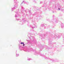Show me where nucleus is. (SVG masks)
I'll list each match as a JSON object with an SVG mask.
<instances>
[{
	"label": "nucleus",
	"mask_w": 64,
	"mask_h": 64,
	"mask_svg": "<svg viewBox=\"0 0 64 64\" xmlns=\"http://www.w3.org/2000/svg\"><path fill=\"white\" fill-rule=\"evenodd\" d=\"M58 9H59V10H60V9L59 8H58Z\"/></svg>",
	"instance_id": "2"
},
{
	"label": "nucleus",
	"mask_w": 64,
	"mask_h": 64,
	"mask_svg": "<svg viewBox=\"0 0 64 64\" xmlns=\"http://www.w3.org/2000/svg\"><path fill=\"white\" fill-rule=\"evenodd\" d=\"M21 44H23V46H24V44L23 43V42H22L21 43Z\"/></svg>",
	"instance_id": "1"
}]
</instances>
